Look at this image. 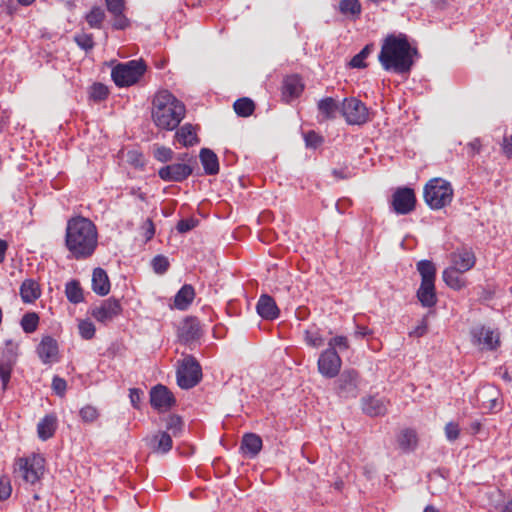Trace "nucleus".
I'll list each match as a JSON object with an SVG mask.
<instances>
[{
    "label": "nucleus",
    "instance_id": "obj_1",
    "mask_svg": "<svg viewBox=\"0 0 512 512\" xmlns=\"http://www.w3.org/2000/svg\"><path fill=\"white\" fill-rule=\"evenodd\" d=\"M97 245V227L90 219L77 216L68 220L65 246L74 259L81 260L92 256Z\"/></svg>",
    "mask_w": 512,
    "mask_h": 512
},
{
    "label": "nucleus",
    "instance_id": "obj_2",
    "mask_svg": "<svg viewBox=\"0 0 512 512\" xmlns=\"http://www.w3.org/2000/svg\"><path fill=\"white\" fill-rule=\"evenodd\" d=\"M417 49L408 42L405 34L388 35L382 43L378 60L386 71L408 73L413 64Z\"/></svg>",
    "mask_w": 512,
    "mask_h": 512
},
{
    "label": "nucleus",
    "instance_id": "obj_3",
    "mask_svg": "<svg viewBox=\"0 0 512 512\" xmlns=\"http://www.w3.org/2000/svg\"><path fill=\"white\" fill-rule=\"evenodd\" d=\"M185 105L170 91H158L152 100L151 117L153 123L163 130L172 131L185 117Z\"/></svg>",
    "mask_w": 512,
    "mask_h": 512
},
{
    "label": "nucleus",
    "instance_id": "obj_4",
    "mask_svg": "<svg viewBox=\"0 0 512 512\" xmlns=\"http://www.w3.org/2000/svg\"><path fill=\"white\" fill-rule=\"evenodd\" d=\"M453 195L451 183L443 178L430 179L423 191L426 204L433 210L448 206L452 202Z\"/></svg>",
    "mask_w": 512,
    "mask_h": 512
},
{
    "label": "nucleus",
    "instance_id": "obj_5",
    "mask_svg": "<svg viewBox=\"0 0 512 512\" xmlns=\"http://www.w3.org/2000/svg\"><path fill=\"white\" fill-rule=\"evenodd\" d=\"M45 460L42 456L32 454L28 457L18 458L15 463L14 473L17 478L25 483L34 485L44 475Z\"/></svg>",
    "mask_w": 512,
    "mask_h": 512
},
{
    "label": "nucleus",
    "instance_id": "obj_6",
    "mask_svg": "<svg viewBox=\"0 0 512 512\" xmlns=\"http://www.w3.org/2000/svg\"><path fill=\"white\" fill-rule=\"evenodd\" d=\"M143 60H131L116 65L111 72L115 84L119 87L131 86L139 81L146 71Z\"/></svg>",
    "mask_w": 512,
    "mask_h": 512
},
{
    "label": "nucleus",
    "instance_id": "obj_7",
    "mask_svg": "<svg viewBox=\"0 0 512 512\" xmlns=\"http://www.w3.org/2000/svg\"><path fill=\"white\" fill-rule=\"evenodd\" d=\"M177 160L178 162L168 164L158 170L160 179L166 182H182L193 173L195 159L188 154H182Z\"/></svg>",
    "mask_w": 512,
    "mask_h": 512
},
{
    "label": "nucleus",
    "instance_id": "obj_8",
    "mask_svg": "<svg viewBox=\"0 0 512 512\" xmlns=\"http://www.w3.org/2000/svg\"><path fill=\"white\" fill-rule=\"evenodd\" d=\"M202 377L199 363L193 356H186L177 369V383L183 389L197 385Z\"/></svg>",
    "mask_w": 512,
    "mask_h": 512
},
{
    "label": "nucleus",
    "instance_id": "obj_9",
    "mask_svg": "<svg viewBox=\"0 0 512 512\" xmlns=\"http://www.w3.org/2000/svg\"><path fill=\"white\" fill-rule=\"evenodd\" d=\"M341 113L351 125H362L369 120L368 109L356 98H346L341 105Z\"/></svg>",
    "mask_w": 512,
    "mask_h": 512
},
{
    "label": "nucleus",
    "instance_id": "obj_10",
    "mask_svg": "<svg viewBox=\"0 0 512 512\" xmlns=\"http://www.w3.org/2000/svg\"><path fill=\"white\" fill-rule=\"evenodd\" d=\"M342 360L336 350H324L318 359L319 373L326 378H334L340 372Z\"/></svg>",
    "mask_w": 512,
    "mask_h": 512
},
{
    "label": "nucleus",
    "instance_id": "obj_11",
    "mask_svg": "<svg viewBox=\"0 0 512 512\" xmlns=\"http://www.w3.org/2000/svg\"><path fill=\"white\" fill-rule=\"evenodd\" d=\"M358 384L359 374L355 370H346L335 382V389L340 397H356L358 394Z\"/></svg>",
    "mask_w": 512,
    "mask_h": 512
},
{
    "label": "nucleus",
    "instance_id": "obj_12",
    "mask_svg": "<svg viewBox=\"0 0 512 512\" xmlns=\"http://www.w3.org/2000/svg\"><path fill=\"white\" fill-rule=\"evenodd\" d=\"M416 197L411 188H399L392 196L394 211L400 215H406L415 209Z\"/></svg>",
    "mask_w": 512,
    "mask_h": 512
},
{
    "label": "nucleus",
    "instance_id": "obj_13",
    "mask_svg": "<svg viewBox=\"0 0 512 512\" xmlns=\"http://www.w3.org/2000/svg\"><path fill=\"white\" fill-rule=\"evenodd\" d=\"M122 311L119 300L115 298H108L101 302L100 305L95 306L91 310V315L101 323H108L117 317Z\"/></svg>",
    "mask_w": 512,
    "mask_h": 512
},
{
    "label": "nucleus",
    "instance_id": "obj_14",
    "mask_svg": "<svg viewBox=\"0 0 512 512\" xmlns=\"http://www.w3.org/2000/svg\"><path fill=\"white\" fill-rule=\"evenodd\" d=\"M172 435L168 431H157L144 438L147 448L155 454H166L173 447Z\"/></svg>",
    "mask_w": 512,
    "mask_h": 512
},
{
    "label": "nucleus",
    "instance_id": "obj_15",
    "mask_svg": "<svg viewBox=\"0 0 512 512\" xmlns=\"http://www.w3.org/2000/svg\"><path fill=\"white\" fill-rule=\"evenodd\" d=\"M471 335L473 343L481 347V349L493 350L500 343L499 333L489 327H475L472 329Z\"/></svg>",
    "mask_w": 512,
    "mask_h": 512
},
{
    "label": "nucleus",
    "instance_id": "obj_16",
    "mask_svg": "<svg viewBox=\"0 0 512 512\" xmlns=\"http://www.w3.org/2000/svg\"><path fill=\"white\" fill-rule=\"evenodd\" d=\"M36 353L45 365L57 363L60 359L58 343L51 336L42 337L36 348Z\"/></svg>",
    "mask_w": 512,
    "mask_h": 512
},
{
    "label": "nucleus",
    "instance_id": "obj_17",
    "mask_svg": "<svg viewBox=\"0 0 512 512\" xmlns=\"http://www.w3.org/2000/svg\"><path fill=\"white\" fill-rule=\"evenodd\" d=\"M500 391L491 384H485L476 391V403L482 408L493 410L498 406Z\"/></svg>",
    "mask_w": 512,
    "mask_h": 512
},
{
    "label": "nucleus",
    "instance_id": "obj_18",
    "mask_svg": "<svg viewBox=\"0 0 512 512\" xmlns=\"http://www.w3.org/2000/svg\"><path fill=\"white\" fill-rule=\"evenodd\" d=\"M150 402L155 409L164 411L172 407L175 399L167 387L157 385L150 392Z\"/></svg>",
    "mask_w": 512,
    "mask_h": 512
},
{
    "label": "nucleus",
    "instance_id": "obj_19",
    "mask_svg": "<svg viewBox=\"0 0 512 512\" xmlns=\"http://www.w3.org/2000/svg\"><path fill=\"white\" fill-rule=\"evenodd\" d=\"M451 266L460 272L472 269L476 262L473 251L463 248L450 254Z\"/></svg>",
    "mask_w": 512,
    "mask_h": 512
},
{
    "label": "nucleus",
    "instance_id": "obj_20",
    "mask_svg": "<svg viewBox=\"0 0 512 512\" xmlns=\"http://www.w3.org/2000/svg\"><path fill=\"white\" fill-rule=\"evenodd\" d=\"M256 310L260 317L265 320H274L279 316V309L276 302L267 294L260 296L256 305Z\"/></svg>",
    "mask_w": 512,
    "mask_h": 512
},
{
    "label": "nucleus",
    "instance_id": "obj_21",
    "mask_svg": "<svg viewBox=\"0 0 512 512\" xmlns=\"http://www.w3.org/2000/svg\"><path fill=\"white\" fill-rule=\"evenodd\" d=\"M262 445V439L259 435L246 433L242 438L240 449L245 456L254 458L261 451Z\"/></svg>",
    "mask_w": 512,
    "mask_h": 512
},
{
    "label": "nucleus",
    "instance_id": "obj_22",
    "mask_svg": "<svg viewBox=\"0 0 512 512\" xmlns=\"http://www.w3.org/2000/svg\"><path fill=\"white\" fill-rule=\"evenodd\" d=\"M304 85L297 75L287 76L283 81L282 94L284 99L289 102L297 98L303 91Z\"/></svg>",
    "mask_w": 512,
    "mask_h": 512
},
{
    "label": "nucleus",
    "instance_id": "obj_23",
    "mask_svg": "<svg viewBox=\"0 0 512 512\" xmlns=\"http://www.w3.org/2000/svg\"><path fill=\"white\" fill-rule=\"evenodd\" d=\"M200 335L199 322L194 318H187L179 328V338L184 343L192 342Z\"/></svg>",
    "mask_w": 512,
    "mask_h": 512
},
{
    "label": "nucleus",
    "instance_id": "obj_24",
    "mask_svg": "<svg viewBox=\"0 0 512 512\" xmlns=\"http://www.w3.org/2000/svg\"><path fill=\"white\" fill-rule=\"evenodd\" d=\"M387 404L384 398L367 397L363 399L362 409L369 416H382L387 412Z\"/></svg>",
    "mask_w": 512,
    "mask_h": 512
},
{
    "label": "nucleus",
    "instance_id": "obj_25",
    "mask_svg": "<svg viewBox=\"0 0 512 512\" xmlns=\"http://www.w3.org/2000/svg\"><path fill=\"white\" fill-rule=\"evenodd\" d=\"M319 120H331L336 117L340 109L338 102L332 97H326L318 101Z\"/></svg>",
    "mask_w": 512,
    "mask_h": 512
},
{
    "label": "nucleus",
    "instance_id": "obj_26",
    "mask_svg": "<svg viewBox=\"0 0 512 512\" xmlns=\"http://www.w3.org/2000/svg\"><path fill=\"white\" fill-rule=\"evenodd\" d=\"M92 289L101 296H105L110 291V282L107 273L102 268H95L92 275Z\"/></svg>",
    "mask_w": 512,
    "mask_h": 512
},
{
    "label": "nucleus",
    "instance_id": "obj_27",
    "mask_svg": "<svg viewBox=\"0 0 512 512\" xmlns=\"http://www.w3.org/2000/svg\"><path fill=\"white\" fill-rule=\"evenodd\" d=\"M194 298V287L190 284H185L174 297V307L178 310H186L193 302Z\"/></svg>",
    "mask_w": 512,
    "mask_h": 512
},
{
    "label": "nucleus",
    "instance_id": "obj_28",
    "mask_svg": "<svg viewBox=\"0 0 512 512\" xmlns=\"http://www.w3.org/2000/svg\"><path fill=\"white\" fill-rule=\"evenodd\" d=\"M417 298L424 307H433L437 303L435 283L421 282L417 291Z\"/></svg>",
    "mask_w": 512,
    "mask_h": 512
},
{
    "label": "nucleus",
    "instance_id": "obj_29",
    "mask_svg": "<svg viewBox=\"0 0 512 512\" xmlns=\"http://www.w3.org/2000/svg\"><path fill=\"white\" fill-rule=\"evenodd\" d=\"M57 428V418L53 414H48L40 420L37 425L38 437L45 441L53 437Z\"/></svg>",
    "mask_w": 512,
    "mask_h": 512
},
{
    "label": "nucleus",
    "instance_id": "obj_30",
    "mask_svg": "<svg viewBox=\"0 0 512 512\" xmlns=\"http://www.w3.org/2000/svg\"><path fill=\"white\" fill-rule=\"evenodd\" d=\"M175 138L184 147L193 146L199 141L195 127L189 123L184 124L177 130Z\"/></svg>",
    "mask_w": 512,
    "mask_h": 512
},
{
    "label": "nucleus",
    "instance_id": "obj_31",
    "mask_svg": "<svg viewBox=\"0 0 512 512\" xmlns=\"http://www.w3.org/2000/svg\"><path fill=\"white\" fill-rule=\"evenodd\" d=\"M199 156L206 174L215 175L218 173V158L217 155L212 150L208 148H203L201 149Z\"/></svg>",
    "mask_w": 512,
    "mask_h": 512
},
{
    "label": "nucleus",
    "instance_id": "obj_32",
    "mask_svg": "<svg viewBox=\"0 0 512 512\" xmlns=\"http://www.w3.org/2000/svg\"><path fill=\"white\" fill-rule=\"evenodd\" d=\"M464 272H460L455 268L448 267L443 273L442 277L444 282L454 290H460L466 286V281L462 276Z\"/></svg>",
    "mask_w": 512,
    "mask_h": 512
},
{
    "label": "nucleus",
    "instance_id": "obj_33",
    "mask_svg": "<svg viewBox=\"0 0 512 512\" xmlns=\"http://www.w3.org/2000/svg\"><path fill=\"white\" fill-rule=\"evenodd\" d=\"M20 296L25 303H32L40 296V288L36 281L26 279L20 286Z\"/></svg>",
    "mask_w": 512,
    "mask_h": 512
},
{
    "label": "nucleus",
    "instance_id": "obj_34",
    "mask_svg": "<svg viewBox=\"0 0 512 512\" xmlns=\"http://www.w3.org/2000/svg\"><path fill=\"white\" fill-rule=\"evenodd\" d=\"M397 442L403 451H413L418 444L417 434L412 429H404L398 435Z\"/></svg>",
    "mask_w": 512,
    "mask_h": 512
},
{
    "label": "nucleus",
    "instance_id": "obj_35",
    "mask_svg": "<svg viewBox=\"0 0 512 512\" xmlns=\"http://www.w3.org/2000/svg\"><path fill=\"white\" fill-rule=\"evenodd\" d=\"M19 343L12 339L6 340L2 349L0 362L14 365L18 357Z\"/></svg>",
    "mask_w": 512,
    "mask_h": 512
},
{
    "label": "nucleus",
    "instance_id": "obj_36",
    "mask_svg": "<svg viewBox=\"0 0 512 512\" xmlns=\"http://www.w3.org/2000/svg\"><path fill=\"white\" fill-rule=\"evenodd\" d=\"M417 270L421 275V282L435 283L436 267L429 260H421L417 263Z\"/></svg>",
    "mask_w": 512,
    "mask_h": 512
},
{
    "label": "nucleus",
    "instance_id": "obj_37",
    "mask_svg": "<svg viewBox=\"0 0 512 512\" xmlns=\"http://www.w3.org/2000/svg\"><path fill=\"white\" fill-rule=\"evenodd\" d=\"M233 108L238 116L249 117L255 110V104L250 98L243 97L234 102Z\"/></svg>",
    "mask_w": 512,
    "mask_h": 512
},
{
    "label": "nucleus",
    "instance_id": "obj_38",
    "mask_svg": "<svg viewBox=\"0 0 512 512\" xmlns=\"http://www.w3.org/2000/svg\"><path fill=\"white\" fill-rule=\"evenodd\" d=\"M183 421L182 419L177 415H170L165 420V430L172 435V437H179L182 434L183 431Z\"/></svg>",
    "mask_w": 512,
    "mask_h": 512
},
{
    "label": "nucleus",
    "instance_id": "obj_39",
    "mask_svg": "<svg viewBox=\"0 0 512 512\" xmlns=\"http://www.w3.org/2000/svg\"><path fill=\"white\" fill-rule=\"evenodd\" d=\"M65 293L67 299L74 304L83 301V291L77 281L68 282L66 284Z\"/></svg>",
    "mask_w": 512,
    "mask_h": 512
},
{
    "label": "nucleus",
    "instance_id": "obj_40",
    "mask_svg": "<svg viewBox=\"0 0 512 512\" xmlns=\"http://www.w3.org/2000/svg\"><path fill=\"white\" fill-rule=\"evenodd\" d=\"M86 21L91 28H101L102 22L105 18L104 10L100 7H93L89 13L86 14Z\"/></svg>",
    "mask_w": 512,
    "mask_h": 512
},
{
    "label": "nucleus",
    "instance_id": "obj_41",
    "mask_svg": "<svg viewBox=\"0 0 512 512\" xmlns=\"http://www.w3.org/2000/svg\"><path fill=\"white\" fill-rule=\"evenodd\" d=\"M339 10L344 15L359 16L361 13V4L359 0H341Z\"/></svg>",
    "mask_w": 512,
    "mask_h": 512
},
{
    "label": "nucleus",
    "instance_id": "obj_42",
    "mask_svg": "<svg viewBox=\"0 0 512 512\" xmlns=\"http://www.w3.org/2000/svg\"><path fill=\"white\" fill-rule=\"evenodd\" d=\"M373 49V44H367L358 54H356L351 59L350 66L353 68H365L367 66L365 59L372 53Z\"/></svg>",
    "mask_w": 512,
    "mask_h": 512
},
{
    "label": "nucleus",
    "instance_id": "obj_43",
    "mask_svg": "<svg viewBox=\"0 0 512 512\" xmlns=\"http://www.w3.org/2000/svg\"><path fill=\"white\" fill-rule=\"evenodd\" d=\"M305 343L313 348H319L324 344V338L317 329H308L304 332Z\"/></svg>",
    "mask_w": 512,
    "mask_h": 512
},
{
    "label": "nucleus",
    "instance_id": "obj_44",
    "mask_svg": "<svg viewBox=\"0 0 512 512\" xmlns=\"http://www.w3.org/2000/svg\"><path fill=\"white\" fill-rule=\"evenodd\" d=\"M39 323V317L36 313H26L21 319V327L26 333L34 332Z\"/></svg>",
    "mask_w": 512,
    "mask_h": 512
},
{
    "label": "nucleus",
    "instance_id": "obj_45",
    "mask_svg": "<svg viewBox=\"0 0 512 512\" xmlns=\"http://www.w3.org/2000/svg\"><path fill=\"white\" fill-rule=\"evenodd\" d=\"M78 330L80 336L85 340H90L95 336V325L90 320H80Z\"/></svg>",
    "mask_w": 512,
    "mask_h": 512
},
{
    "label": "nucleus",
    "instance_id": "obj_46",
    "mask_svg": "<svg viewBox=\"0 0 512 512\" xmlns=\"http://www.w3.org/2000/svg\"><path fill=\"white\" fill-rule=\"evenodd\" d=\"M153 156L157 161L167 163L173 159L174 152L165 146H155Z\"/></svg>",
    "mask_w": 512,
    "mask_h": 512
},
{
    "label": "nucleus",
    "instance_id": "obj_47",
    "mask_svg": "<svg viewBox=\"0 0 512 512\" xmlns=\"http://www.w3.org/2000/svg\"><path fill=\"white\" fill-rule=\"evenodd\" d=\"M74 40L85 51L91 50L94 47L92 34L81 32L74 36Z\"/></svg>",
    "mask_w": 512,
    "mask_h": 512
},
{
    "label": "nucleus",
    "instance_id": "obj_48",
    "mask_svg": "<svg viewBox=\"0 0 512 512\" xmlns=\"http://www.w3.org/2000/svg\"><path fill=\"white\" fill-rule=\"evenodd\" d=\"M168 258L163 255H157L152 260V268L157 274H164L169 268Z\"/></svg>",
    "mask_w": 512,
    "mask_h": 512
},
{
    "label": "nucleus",
    "instance_id": "obj_49",
    "mask_svg": "<svg viewBox=\"0 0 512 512\" xmlns=\"http://www.w3.org/2000/svg\"><path fill=\"white\" fill-rule=\"evenodd\" d=\"M336 348H338L341 351L348 350L350 348L348 338L346 336H336L331 338L328 342L327 349L336 350Z\"/></svg>",
    "mask_w": 512,
    "mask_h": 512
},
{
    "label": "nucleus",
    "instance_id": "obj_50",
    "mask_svg": "<svg viewBox=\"0 0 512 512\" xmlns=\"http://www.w3.org/2000/svg\"><path fill=\"white\" fill-rule=\"evenodd\" d=\"M304 139L306 146L314 149L319 147L324 141L323 137L315 131L307 132L304 136Z\"/></svg>",
    "mask_w": 512,
    "mask_h": 512
},
{
    "label": "nucleus",
    "instance_id": "obj_51",
    "mask_svg": "<svg viewBox=\"0 0 512 512\" xmlns=\"http://www.w3.org/2000/svg\"><path fill=\"white\" fill-rule=\"evenodd\" d=\"M99 414L95 407L87 405L80 410V417L84 422H94Z\"/></svg>",
    "mask_w": 512,
    "mask_h": 512
},
{
    "label": "nucleus",
    "instance_id": "obj_52",
    "mask_svg": "<svg viewBox=\"0 0 512 512\" xmlns=\"http://www.w3.org/2000/svg\"><path fill=\"white\" fill-rule=\"evenodd\" d=\"M12 487L7 476H0V500H6L10 497Z\"/></svg>",
    "mask_w": 512,
    "mask_h": 512
},
{
    "label": "nucleus",
    "instance_id": "obj_53",
    "mask_svg": "<svg viewBox=\"0 0 512 512\" xmlns=\"http://www.w3.org/2000/svg\"><path fill=\"white\" fill-rule=\"evenodd\" d=\"M52 389L58 396L63 397L67 389V383L63 378L54 376L52 380Z\"/></svg>",
    "mask_w": 512,
    "mask_h": 512
},
{
    "label": "nucleus",
    "instance_id": "obj_54",
    "mask_svg": "<svg viewBox=\"0 0 512 512\" xmlns=\"http://www.w3.org/2000/svg\"><path fill=\"white\" fill-rule=\"evenodd\" d=\"M445 435L449 441L456 440L460 435L459 425L455 422H449L445 426Z\"/></svg>",
    "mask_w": 512,
    "mask_h": 512
},
{
    "label": "nucleus",
    "instance_id": "obj_55",
    "mask_svg": "<svg viewBox=\"0 0 512 512\" xmlns=\"http://www.w3.org/2000/svg\"><path fill=\"white\" fill-rule=\"evenodd\" d=\"M13 365L0 362V379L2 382L3 389L6 388L11 375Z\"/></svg>",
    "mask_w": 512,
    "mask_h": 512
},
{
    "label": "nucleus",
    "instance_id": "obj_56",
    "mask_svg": "<svg viewBox=\"0 0 512 512\" xmlns=\"http://www.w3.org/2000/svg\"><path fill=\"white\" fill-rule=\"evenodd\" d=\"M108 95V89L101 83L94 84L92 87L91 97L95 100H103Z\"/></svg>",
    "mask_w": 512,
    "mask_h": 512
},
{
    "label": "nucleus",
    "instance_id": "obj_57",
    "mask_svg": "<svg viewBox=\"0 0 512 512\" xmlns=\"http://www.w3.org/2000/svg\"><path fill=\"white\" fill-rule=\"evenodd\" d=\"M428 331V322L426 318H423L420 323L409 332L410 337L419 338L424 336Z\"/></svg>",
    "mask_w": 512,
    "mask_h": 512
},
{
    "label": "nucleus",
    "instance_id": "obj_58",
    "mask_svg": "<svg viewBox=\"0 0 512 512\" xmlns=\"http://www.w3.org/2000/svg\"><path fill=\"white\" fill-rule=\"evenodd\" d=\"M197 220L193 218L182 219L177 224V230L179 233H186L196 227Z\"/></svg>",
    "mask_w": 512,
    "mask_h": 512
},
{
    "label": "nucleus",
    "instance_id": "obj_59",
    "mask_svg": "<svg viewBox=\"0 0 512 512\" xmlns=\"http://www.w3.org/2000/svg\"><path fill=\"white\" fill-rule=\"evenodd\" d=\"M128 162L135 167H143L144 166V158L143 155L137 151H129L127 154Z\"/></svg>",
    "mask_w": 512,
    "mask_h": 512
},
{
    "label": "nucleus",
    "instance_id": "obj_60",
    "mask_svg": "<svg viewBox=\"0 0 512 512\" xmlns=\"http://www.w3.org/2000/svg\"><path fill=\"white\" fill-rule=\"evenodd\" d=\"M106 6L111 14H119L124 10V0H106Z\"/></svg>",
    "mask_w": 512,
    "mask_h": 512
},
{
    "label": "nucleus",
    "instance_id": "obj_61",
    "mask_svg": "<svg viewBox=\"0 0 512 512\" xmlns=\"http://www.w3.org/2000/svg\"><path fill=\"white\" fill-rule=\"evenodd\" d=\"M114 15V21H113V27L118 30L125 29L129 25L128 19L123 15V12H120L119 14H113Z\"/></svg>",
    "mask_w": 512,
    "mask_h": 512
},
{
    "label": "nucleus",
    "instance_id": "obj_62",
    "mask_svg": "<svg viewBox=\"0 0 512 512\" xmlns=\"http://www.w3.org/2000/svg\"><path fill=\"white\" fill-rule=\"evenodd\" d=\"M145 230L144 236L147 240H150L155 234V227L151 219H147L143 225Z\"/></svg>",
    "mask_w": 512,
    "mask_h": 512
},
{
    "label": "nucleus",
    "instance_id": "obj_63",
    "mask_svg": "<svg viewBox=\"0 0 512 512\" xmlns=\"http://www.w3.org/2000/svg\"><path fill=\"white\" fill-rule=\"evenodd\" d=\"M141 395H142V392L139 389H136V388L130 389V393H129L130 401L135 408H138V404L141 401Z\"/></svg>",
    "mask_w": 512,
    "mask_h": 512
},
{
    "label": "nucleus",
    "instance_id": "obj_64",
    "mask_svg": "<svg viewBox=\"0 0 512 512\" xmlns=\"http://www.w3.org/2000/svg\"><path fill=\"white\" fill-rule=\"evenodd\" d=\"M502 149L507 157H512V135L504 138Z\"/></svg>",
    "mask_w": 512,
    "mask_h": 512
}]
</instances>
